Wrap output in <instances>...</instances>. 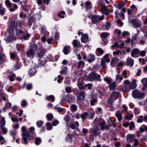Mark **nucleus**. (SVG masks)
Wrapping results in <instances>:
<instances>
[{"instance_id": "obj_34", "label": "nucleus", "mask_w": 147, "mask_h": 147, "mask_svg": "<svg viewBox=\"0 0 147 147\" xmlns=\"http://www.w3.org/2000/svg\"><path fill=\"white\" fill-rule=\"evenodd\" d=\"M41 139L39 137L36 138L35 143L36 145H39L41 143Z\"/></svg>"}, {"instance_id": "obj_11", "label": "nucleus", "mask_w": 147, "mask_h": 147, "mask_svg": "<svg viewBox=\"0 0 147 147\" xmlns=\"http://www.w3.org/2000/svg\"><path fill=\"white\" fill-rule=\"evenodd\" d=\"M135 135L131 134H128L127 136V139L128 142H132L136 139L135 138Z\"/></svg>"}, {"instance_id": "obj_17", "label": "nucleus", "mask_w": 147, "mask_h": 147, "mask_svg": "<svg viewBox=\"0 0 147 147\" xmlns=\"http://www.w3.org/2000/svg\"><path fill=\"white\" fill-rule=\"evenodd\" d=\"M27 32V30L26 31L27 32L26 34H25L24 33V34H23V36L20 38V39L22 40L24 39V40H27L28 39L30 36V35Z\"/></svg>"}, {"instance_id": "obj_54", "label": "nucleus", "mask_w": 147, "mask_h": 147, "mask_svg": "<svg viewBox=\"0 0 147 147\" xmlns=\"http://www.w3.org/2000/svg\"><path fill=\"white\" fill-rule=\"evenodd\" d=\"M17 134L16 131L14 130H11L10 132V134L11 136H14Z\"/></svg>"}, {"instance_id": "obj_60", "label": "nucleus", "mask_w": 147, "mask_h": 147, "mask_svg": "<svg viewBox=\"0 0 147 147\" xmlns=\"http://www.w3.org/2000/svg\"><path fill=\"white\" fill-rule=\"evenodd\" d=\"M32 87V85L31 84H28L27 85L26 89L27 90H30L31 89Z\"/></svg>"}, {"instance_id": "obj_30", "label": "nucleus", "mask_w": 147, "mask_h": 147, "mask_svg": "<svg viewBox=\"0 0 147 147\" xmlns=\"http://www.w3.org/2000/svg\"><path fill=\"white\" fill-rule=\"evenodd\" d=\"M88 114L87 112H85L81 114V117L82 120V121H84L86 119V116L88 115Z\"/></svg>"}, {"instance_id": "obj_56", "label": "nucleus", "mask_w": 147, "mask_h": 147, "mask_svg": "<svg viewBox=\"0 0 147 147\" xmlns=\"http://www.w3.org/2000/svg\"><path fill=\"white\" fill-rule=\"evenodd\" d=\"M14 29L13 26H10L8 29L9 32H14Z\"/></svg>"}, {"instance_id": "obj_39", "label": "nucleus", "mask_w": 147, "mask_h": 147, "mask_svg": "<svg viewBox=\"0 0 147 147\" xmlns=\"http://www.w3.org/2000/svg\"><path fill=\"white\" fill-rule=\"evenodd\" d=\"M88 115V119H92L94 117V115H95V113L94 112H90Z\"/></svg>"}, {"instance_id": "obj_21", "label": "nucleus", "mask_w": 147, "mask_h": 147, "mask_svg": "<svg viewBox=\"0 0 147 147\" xmlns=\"http://www.w3.org/2000/svg\"><path fill=\"white\" fill-rule=\"evenodd\" d=\"M105 123L104 121H103L99 123V125L101 127V130H103L105 128H108V125H105Z\"/></svg>"}, {"instance_id": "obj_16", "label": "nucleus", "mask_w": 147, "mask_h": 147, "mask_svg": "<svg viewBox=\"0 0 147 147\" xmlns=\"http://www.w3.org/2000/svg\"><path fill=\"white\" fill-rule=\"evenodd\" d=\"M89 59L87 60L89 63L93 62L95 60V57L94 55L90 54L88 56Z\"/></svg>"}, {"instance_id": "obj_15", "label": "nucleus", "mask_w": 147, "mask_h": 147, "mask_svg": "<svg viewBox=\"0 0 147 147\" xmlns=\"http://www.w3.org/2000/svg\"><path fill=\"white\" fill-rule=\"evenodd\" d=\"M140 53V51L138 49L135 48L132 50L131 53V55L132 57L136 58V57L134 56L135 55L138 54Z\"/></svg>"}, {"instance_id": "obj_3", "label": "nucleus", "mask_w": 147, "mask_h": 147, "mask_svg": "<svg viewBox=\"0 0 147 147\" xmlns=\"http://www.w3.org/2000/svg\"><path fill=\"white\" fill-rule=\"evenodd\" d=\"M104 18V16L103 15L100 16L99 15H94L92 18L91 21L93 24H96L103 20Z\"/></svg>"}, {"instance_id": "obj_4", "label": "nucleus", "mask_w": 147, "mask_h": 147, "mask_svg": "<svg viewBox=\"0 0 147 147\" xmlns=\"http://www.w3.org/2000/svg\"><path fill=\"white\" fill-rule=\"evenodd\" d=\"M132 94L133 96L135 98H141L144 95L143 93L137 90L133 91Z\"/></svg>"}, {"instance_id": "obj_49", "label": "nucleus", "mask_w": 147, "mask_h": 147, "mask_svg": "<svg viewBox=\"0 0 147 147\" xmlns=\"http://www.w3.org/2000/svg\"><path fill=\"white\" fill-rule=\"evenodd\" d=\"M0 129L4 134H6L7 133L8 130L6 127H0Z\"/></svg>"}, {"instance_id": "obj_2", "label": "nucleus", "mask_w": 147, "mask_h": 147, "mask_svg": "<svg viewBox=\"0 0 147 147\" xmlns=\"http://www.w3.org/2000/svg\"><path fill=\"white\" fill-rule=\"evenodd\" d=\"M124 86L122 89L123 92H127L130 90L134 88L131 85L130 81L128 80H125L124 81Z\"/></svg>"}, {"instance_id": "obj_61", "label": "nucleus", "mask_w": 147, "mask_h": 147, "mask_svg": "<svg viewBox=\"0 0 147 147\" xmlns=\"http://www.w3.org/2000/svg\"><path fill=\"white\" fill-rule=\"evenodd\" d=\"M71 109L73 111H76L77 109V106L73 104L71 105Z\"/></svg>"}, {"instance_id": "obj_12", "label": "nucleus", "mask_w": 147, "mask_h": 147, "mask_svg": "<svg viewBox=\"0 0 147 147\" xmlns=\"http://www.w3.org/2000/svg\"><path fill=\"white\" fill-rule=\"evenodd\" d=\"M96 74H89L88 76H86V75L85 76L86 77L87 76L86 80H89L90 81H92L96 78Z\"/></svg>"}, {"instance_id": "obj_29", "label": "nucleus", "mask_w": 147, "mask_h": 147, "mask_svg": "<svg viewBox=\"0 0 147 147\" xmlns=\"http://www.w3.org/2000/svg\"><path fill=\"white\" fill-rule=\"evenodd\" d=\"M72 44L74 47H81L80 44H79V45H78L77 40L76 39L74 40L73 41Z\"/></svg>"}, {"instance_id": "obj_28", "label": "nucleus", "mask_w": 147, "mask_h": 147, "mask_svg": "<svg viewBox=\"0 0 147 147\" xmlns=\"http://www.w3.org/2000/svg\"><path fill=\"white\" fill-rule=\"evenodd\" d=\"M78 68H83L85 65V63L82 61H80L79 63H78Z\"/></svg>"}, {"instance_id": "obj_37", "label": "nucleus", "mask_w": 147, "mask_h": 147, "mask_svg": "<svg viewBox=\"0 0 147 147\" xmlns=\"http://www.w3.org/2000/svg\"><path fill=\"white\" fill-rule=\"evenodd\" d=\"M37 72V69L35 67L30 69L28 74H36Z\"/></svg>"}, {"instance_id": "obj_9", "label": "nucleus", "mask_w": 147, "mask_h": 147, "mask_svg": "<svg viewBox=\"0 0 147 147\" xmlns=\"http://www.w3.org/2000/svg\"><path fill=\"white\" fill-rule=\"evenodd\" d=\"M119 92H114L111 94V99L112 100H115L117 99L119 97Z\"/></svg>"}, {"instance_id": "obj_40", "label": "nucleus", "mask_w": 147, "mask_h": 147, "mask_svg": "<svg viewBox=\"0 0 147 147\" xmlns=\"http://www.w3.org/2000/svg\"><path fill=\"white\" fill-rule=\"evenodd\" d=\"M67 66L64 67L60 71V74H67Z\"/></svg>"}, {"instance_id": "obj_6", "label": "nucleus", "mask_w": 147, "mask_h": 147, "mask_svg": "<svg viewBox=\"0 0 147 147\" xmlns=\"http://www.w3.org/2000/svg\"><path fill=\"white\" fill-rule=\"evenodd\" d=\"M85 93L86 92L84 91L80 92L77 96V100L79 101L83 100L85 97Z\"/></svg>"}, {"instance_id": "obj_64", "label": "nucleus", "mask_w": 147, "mask_h": 147, "mask_svg": "<svg viewBox=\"0 0 147 147\" xmlns=\"http://www.w3.org/2000/svg\"><path fill=\"white\" fill-rule=\"evenodd\" d=\"M134 25L135 26V28H136L140 27L141 26V24L138 23V22H136L134 24Z\"/></svg>"}, {"instance_id": "obj_26", "label": "nucleus", "mask_w": 147, "mask_h": 147, "mask_svg": "<svg viewBox=\"0 0 147 147\" xmlns=\"http://www.w3.org/2000/svg\"><path fill=\"white\" fill-rule=\"evenodd\" d=\"M44 50L43 49L41 50L40 52L38 53V57L40 58L43 57L45 54Z\"/></svg>"}, {"instance_id": "obj_18", "label": "nucleus", "mask_w": 147, "mask_h": 147, "mask_svg": "<svg viewBox=\"0 0 147 147\" xmlns=\"http://www.w3.org/2000/svg\"><path fill=\"white\" fill-rule=\"evenodd\" d=\"M115 116L118 118L119 121H120L122 119V115L119 111H117L115 114Z\"/></svg>"}, {"instance_id": "obj_23", "label": "nucleus", "mask_w": 147, "mask_h": 147, "mask_svg": "<svg viewBox=\"0 0 147 147\" xmlns=\"http://www.w3.org/2000/svg\"><path fill=\"white\" fill-rule=\"evenodd\" d=\"M109 34V33L107 32H102L100 34V37L102 39H105Z\"/></svg>"}, {"instance_id": "obj_50", "label": "nucleus", "mask_w": 147, "mask_h": 147, "mask_svg": "<svg viewBox=\"0 0 147 147\" xmlns=\"http://www.w3.org/2000/svg\"><path fill=\"white\" fill-rule=\"evenodd\" d=\"M68 101L69 102H72L74 99V96H70L68 97Z\"/></svg>"}, {"instance_id": "obj_1", "label": "nucleus", "mask_w": 147, "mask_h": 147, "mask_svg": "<svg viewBox=\"0 0 147 147\" xmlns=\"http://www.w3.org/2000/svg\"><path fill=\"white\" fill-rule=\"evenodd\" d=\"M21 130L22 131V136L24 141V144H26L28 143L27 138L30 136V133L26 129L25 126H23Z\"/></svg>"}, {"instance_id": "obj_58", "label": "nucleus", "mask_w": 147, "mask_h": 147, "mask_svg": "<svg viewBox=\"0 0 147 147\" xmlns=\"http://www.w3.org/2000/svg\"><path fill=\"white\" fill-rule=\"evenodd\" d=\"M140 56L143 57L145 56L146 52L145 51L142 50L140 52Z\"/></svg>"}, {"instance_id": "obj_53", "label": "nucleus", "mask_w": 147, "mask_h": 147, "mask_svg": "<svg viewBox=\"0 0 147 147\" xmlns=\"http://www.w3.org/2000/svg\"><path fill=\"white\" fill-rule=\"evenodd\" d=\"M21 104L22 106L24 107L27 105V102L25 100H24L22 101Z\"/></svg>"}, {"instance_id": "obj_52", "label": "nucleus", "mask_w": 147, "mask_h": 147, "mask_svg": "<svg viewBox=\"0 0 147 147\" xmlns=\"http://www.w3.org/2000/svg\"><path fill=\"white\" fill-rule=\"evenodd\" d=\"M97 51L99 52L100 54H103L104 53V51L101 48H98L97 49Z\"/></svg>"}, {"instance_id": "obj_62", "label": "nucleus", "mask_w": 147, "mask_h": 147, "mask_svg": "<svg viewBox=\"0 0 147 147\" xmlns=\"http://www.w3.org/2000/svg\"><path fill=\"white\" fill-rule=\"evenodd\" d=\"M129 33L127 31H124L122 34V36L123 37H124L126 35L129 34Z\"/></svg>"}, {"instance_id": "obj_46", "label": "nucleus", "mask_w": 147, "mask_h": 147, "mask_svg": "<svg viewBox=\"0 0 147 147\" xmlns=\"http://www.w3.org/2000/svg\"><path fill=\"white\" fill-rule=\"evenodd\" d=\"M135 127V125L134 122H131L129 123V130H132L133 128Z\"/></svg>"}, {"instance_id": "obj_45", "label": "nucleus", "mask_w": 147, "mask_h": 147, "mask_svg": "<svg viewBox=\"0 0 147 147\" xmlns=\"http://www.w3.org/2000/svg\"><path fill=\"white\" fill-rule=\"evenodd\" d=\"M10 57L11 59H15L16 61V58H19L18 56H16V54L13 53H11L10 55Z\"/></svg>"}, {"instance_id": "obj_43", "label": "nucleus", "mask_w": 147, "mask_h": 147, "mask_svg": "<svg viewBox=\"0 0 147 147\" xmlns=\"http://www.w3.org/2000/svg\"><path fill=\"white\" fill-rule=\"evenodd\" d=\"M2 5H0V13L2 16H3L5 14V9L2 8Z\"/></svg>"}, {"instance_id": "obj_31", "label": "nucleus", "mask_w": 147, "mask_h": 147, "mask_svg": "<svg viewBox=\"0 0 147 147\" xmlns=\"http://www.w3.org/2000/svg\"><path fill=\"white\" fill-rule=\"evenodd\" d=\"M5 3L8 8H11L12 4L11 3L9 0H6L5 1Z\"/></svg>"}, {"instance_id": "obj_57", "label": "nucleus", "mask_w": 147, "mask_h": 147, "mask_svg": "<svg viewBox=\"0 0 147 147\" xmlns=\"http://www.w3.org/2000/svg\"><path fill=\"white\" fill-rule=\"evenodd\" d=\"M32 49L33 50H36L38 49L37 45L35 43H34L32 45Z\"/></svg>"}, {"instance_id": "obj_19", "label": "nucleus", "mask_w": 147, "mask_h": 147, "mask_svg": "<svg viewBox=\"0 0 147 147\" xmlns=\"http://www.w3.org/2000/svg\"><path fill=\"white\" fill-rule=\"evenodd\" d=\"M119 60V59L117 57H113L111 60V65L112 67H114V65L116 64V61Z\"/></svg>"}, {"instance_id": "obj_55", "label": "nucleus", "mask_w": 147, "mask_h": 147, "mask_svg": "<svg viewBox=\"0 0 147 147\" xmlns=\"http://www.w3.org/2000/svg\"><path fill=\"white\" fill-rule=\"evenodd\" d=\"M92 85L91 84L88 83L86 84L84 86V88L85 87H88V89L89 90H90L91 89Z\"/></svg>"}, {"instance_id": "obj_10", "label": "nucleus", "mask_w": 147, "mask_h": 147, "mask_svg": "<svg viewBox=\"0 0 147 147\" xmlns=\"http://www.w3.org/2000/svg\"><path fill=\"white\" fill-rule=\"evenodd\" d=\"M26 55L28 57L32 58L34 57V52L32 49H30L29 50H28Z\"/></svg>"}, {"instance_id": "obj_33", "label": "nucleus", "mask_w": 147, "mask_h": 147, "mask_svg": "<svg viewBox=\"0 0 147 147\" xmlns=\"http://www.w3.org/2000/svg\"><path fill=\"white\" fill-rule=\"evenodd\" d=\"M46 126L47 127V130H50L52 129V126L51 123L49 122H47L46 124Z\"/></svg>"}, {"instance_id": "obj_5", "label": "nucleus", "mask_w": 147, "mask_h": 147, "mask_svg": "<svg viewBox=\"0 0 147 147\" xmlns=\"http://www.w3.org/2000/svg\"><path fill=\"white\" fill-rule=\"evenodd\" d=\"M15 31L16 36L18 38L20 39L24 34V31L21 29L18 28L17 27L16 28Z\"/></svg>"}, {"instance_id": "obj_20", "label": "nucleus", "mask_w": 147, "mask_h": 147, "mask_svg": "<svg viewBox=\"0 0 147 147\" xmlns=\"http://www.w3.org/2000/svg\"><path fill=\"white\" fill-rule=\"evenodd\" d=\"M6 122L4 117H2L0 121V127H4L5 125Z\"/></svg>"}, {"instance_id": "obj_51", "label": "nucleus", "mask_w": 147, "mask_h": 147, "mask_svg": "<svg viewBox=\"0 0 147 147\" xmlns=\"http://www.w3.org/2000/svg\"><path fill=\"white\" fill-rule=\"evenodd\" d=\"M133 117V115L132 114H130L128 115H126L125 116V119H129L131 120Z\"/></svg>"}, {"instance_id": "obj_44", "label": "nucleus", "mask_w": 147, "mask_h": 147, "mask_svg": "<svg viewBox=\"0 0 147 147\" xmlns=\"http://www.w3.org/2000/svg\"><path fill=\"white\" fill-rule=\"evenodd\" d=\"M141 82L144 87H146L147 86V78H143Z\"/></svg>"}, {"instance_id": "obj_25", "label": "nucleus", "mask_w": 147, "mask_h": 147, "mask_svg": "<svg viewBox=\"0 0 147 147\" xmlns=\"http://www.w3.org/2000/svg\"><path fill=\"white\" fill-rule=\"evenodd\" d=\"M78 82L77 84V86L79 87L80 89L82 90L84 89V86L83 85L84 84L83 81L80 82V80H78Z\"/></svg>"}, {"instance_id": "obj_13", "label": "nucleus", "mask_w": 147, "mask_h": 147, "mask_svg": "<svg viewBox=\"0 0 147 147\" xmlns=\"http://www.w3.org/2000/svg\"><path fill=\"white\" fill-rule=\"evenodd\" d=\"M16 64L15 67V70H18L20 69V66L22 65V63L20 62L19 58H16Z\"/></svg>"}, {"instance_id": "obj_32", "label": "nucleus", "mask_w": 147, "mask_h": 147, "mask_svg": "<svg viewBox=\"0 0 147 147\" xmlns=\"http://www.w3.org/2000/svg\"><path fill=\"white\" fill-rule=\"evenodd\" d=\"M116 87L115 84L113 82L109 85V88L110 90H114L115 89Z\"/></svg>"}, {"instance_id": "obj_22", "label": "nucleus", "mask_w": 147, "mask_h": 147, "mask_svg": "<svg viewBox=\"0 0 147 147\" xmlns=\"http://www.w3.org/2000/svg\"><path fill=\"white\" fill-rule=\"evenodd\" d=\"M101 12L102 14H105L107 16L109 14V10L106 7L102 9Z\"/></svg>"}, {"instance_id": "obj_42", "label": "nucleus", "mask_w": 147, "mask_h": 147, "mask_svg": "<svg viewBox=\"0 0 147 147\" xmlns=\"http://www.w3.org/2000/svg\"><path fill=\"white\" fill-rule=\"evenodd\" d=\"M125 3L124 2H121L120 3L117 5V8L119 9H121L122 7L125 6Z\"/></svg>"}, {"instance_id": "obj_8", "label": "nucleus", "mask_w": 147, "mask_h": 147, "mask_svg": "<svg viewBox=\"0 0 147 147\" xmlns=\"http://www.w3.org/2000/svg\"><path fill=\"white\" fill-rule=\"evenodd\" d=\"M89 36L87 34H84L82 35L81 42L84 43H86L88 40Z\"/></svg>"}, {"instance_id": "obj_36", "label": "nucleus", "mask_w": 147, "mask_h": 147, "mask_svg": "<svg viewBox=\"0 0 147 147\" xmlns=\"http://www.w3.org/2000/svg\"><path fill=\"white\" fill-rule=\"evenodd\" d=\"M91 4V3L88 1L86 2V9L87 11H88L90 9L91 7L90 6Z\"/></svg>"}, {"instance_id": "obj_14", "label": "nucleus", "mask_w": 147, "mask_h": 147, "mask_svg": "<svg viewBox=\"0 0 147 147\" xmlns=\"http://www.w3.org/2000/svg\"><path fill=\"white\" fill-rule=\"evenodd\" d=\"M134 60L133 59L128 58L126 61V65L127 66L132 67L134 64Z\"/></svg>"}, {"instance_id": "obj_27", "label": "nucleus", "mask_w": 147, "mask_h": 147, "mask_svg": "<svg viewBox=\"0 0 147 147\" xmlns=\"http://www.w3.org/2000/svg\"><path fill=\"white\" fill-rule=\"evenodd\" d=\"M46 98L49 101L50 100V99L51 100L52 102H53L55 100V97L53 95H51L49 96H46Z\"/></svg>"}, {"instance_id": "obj_47", "label": "nucleus", "mask_w": 147, "mask_h": 147, "mask_svg": "<svg viewBox=\"0 0 147 147\" xmlns=\"http://www.w3.org/2000/svg\"><path fill=\"white\" fill-rule=\"evenodd\" d=\"M13 4L14 5V8H11L9 9V11L11 12L14 11L16 9H17L18 8V6L16 4L13 3Z\"/></svg>"}, {"instance_id": "obj_24", "label": "nucleus", "mask_w": 147, "mask_h": 147, "mask_svg": "<svg viewBox=\"0 0 147 147\" xmlns=\"http://www.w3.org/2000/svg\"><path fill=\"white\" fill-rule=\"evenodd\" d=\"M78 82L77 84V86L79 87L80 89L82 90L84 89V86L83 85L84 84L83 81L80 82V80H78Z\"/></svg>"}, {"instance_id": "obj_48", "label": "nucleus", "mask_w": 147, "mask_h": 147, "mask_svg": "<svg viewBox=\"0 0 147 147\" xmlns=\"http://www.w3.org/2000/svg\"><path fill=\"white\" fill-rule=\"evenodd\" d=\"M143 121H144L143 116L142 115L140 116L137 120V122L140 123L142 122Z\"/></svg>"}, {"instance_id": "obj_63", "label": "nucleus", "mask_w": 147, "mask_h": 147, "mask_svg": "<svg viewBox=\"0 0 147 147\" xmlns=\"http://www.w3.org/2000/svg\"><path fill=\"white\" fill-rule=\"evenodd\" d=\"M97 101V100L96 99H94L91 102L90 104L91 105L93 106L94 105L95 103H96Z\"/></svg>"}, {"instance_id": "obj_35", "label": "nucleus", "mask_w": 147, "mask_h": 147, "mask_svg": "<svg viewBox=\"0 0 147 147\" xmlns=\"http://www.w3.org/2000/svg\"><path fill=\"white\" fill-rule=\"evenodd\" d=\"M46 117L49 121H51L53 119V117L52 113H48L46 116Z\"/></svg>"}, {"instance_id": "obj_41", "label": "nucleus", "mask_w": 147, "mask_h": 147, "mask_svg": "<svg viewBox=\"0 0 147 147\" xmlns=\"http://www.w3.org/2000/svg\"><path fill=\"white\" fill-rule=\"evenodd\" d=\"M98 65H96L91 69V67L89 66V68L88 69V70H91L92 71H93L94 70H97L98 69Z\"/></svg>"}, {"instance_id": "obj_38", "label": "nucleus", "mask_w": 147, "mask_h": 147, "mask_svg": "<svg viewBox=\"0 0 147 147\" xmlns=\"http://www.w3.org/2000/svg\"><path fill=\"white\" fill-rule=\"evenodd\" d=\"M44 122L41 120H39L37 121L36 124L37 126L38 127H41L42 126Z\"/></svg>"}, {"instance_id": "obj_7", "label": "nucleus", "mask_w": 147, "mask_h": 147, "mask_svg": "<svg viewBox=\"0 0 147 147\" xmlns=\"http://www.w3.org/2000/svg\"><path fill=\"white\" fill-rule=\"evenodd\" d=\"M71 49V48L70 46L67 45L64 47L62 51L64 54L66 55L70 53Z\"/></svg>"}, {"instance_id": "obj_59", "label": "nucleus", "mask_w": 147, "mask_h": 147, "mask_svg": "<svg viewBox=\"0 0 147 147\" xmlns=\"http://www.w3.org/2000/svg\"><path fill=\"white\" fill-rule=\"evenodd\" d=\"M13 38L11 36L9 35H8L7 37V41L8 42H10L13 39Z\"/></svg>"}]
</instances>
